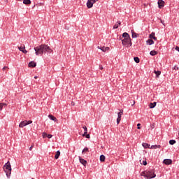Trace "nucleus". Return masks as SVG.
Segmentation results:
<instances>
[{
	"label": "nucleus",
	"mask_w": 179,
	"mask_h": 179,
	"mask_svg": "<svg viewBox=\"0 0 179 179\" xmlns=\"http://www.w3.org/2000/svg\"><path fill=\"white\" fill-rule=\"evenodd\" d=\"M169 143H170V145H174V143H176V141L175 140H171L169 141Z\"/></svg>",
	"instance_id": "2f4dec72"
},
{
	"label": "nucleus",
	"mask_w": 179,
	"mask_h": 179,
	"mask_svg": "<svg viewBox=\"0 0 179 179\" xmlns=\"http://www.w3.org/2000/svg\"><path fill=\"white\" fill-rule=\"evenodd\" d=\"M147 43L149 44V45H152V44H155V41H153L152 39H148L147 41Z\"/></svg>",
	"instance_id": "4be33fe9"
},
{
	"label": "nucleus",
	"mask_w": 179,
	"mask_h": 179,
	"mask_svg": "<svg viewBox=\"0 0 179 179\" xmlns=\"http://www.w3.org/2000/svg\"><path fill=\"white\" fill-rule=\"evenodd\" d=\"M160 22L163 24V26H166V24H164V21H163V20H160Z\"/></svg>",
	"instance_id": "4c0bfd02"
},
{
	"label": "nucleus",
	"mask_w": 179,
	"mask_h": 179,
	"mask_svg": "<svg viewBox=\"0 0 179 179\" xmlns=\"http://www.w3.org/2000/svg\"><path fill=\"white\" fill-rule=\"evenodd\" d=\"M48 117L50 118V120H52V121H55V122H57V121H58V120H57V117H54V115H49Z\"/></svg>",
	"instance_id": "4468645a"
},
{
	"label": "nucleus",
	"mask_w": 179,
	"mask_h": 179,
	"mask_svg": "<svg viewBox=\"0 0 179 179\" xmlns=\"http://www.w3.org/2000/svg\"><path fill=\"white\" fill-rule=\"evenodd\" d=\"M79 160H80V163H81V164H83L85 167H86V164H87V161L83 159V158L80 157H79Z\"/></svg>",
	"instance_id": "9d476101"
},
{
	"label": "nucleus",
	"mask_w": 179,
	"mask_h": 179,
	"mask_svg": "<svg viewBox=\"0 0 179 179\" xmlns=\"http://www.w3.org/2000/svg\"><path fill=\"white\" fill-rule=\"evenodd\" d=\"M29 124H33V121L24 120L20 123L19 127H20V128H24V127H26L27 125H29Z\"/></svg>",
	"instance_id": "39448f33"
},
{
	"label": "nucleus",
	"mask_w": 179,
	"mask_h": 179,
	"mask_svg": "<svg viewBox=\"0 0 179 179\" xmlns=\"http://www.w3.org/2000/svg\"><path fill=\"white\" fill-rule=\"evenodd\" d=\"M131 37L132 38H136L138 37V34L135 33L134 30H131Z\"/></svg>",
	"instance_id": "dca6fc26"
},
{
	"label": "nucleus",
	"mask_w": 179,
	"mask_h": 179,
	"mask_svg": "<svg viewBox=\"0 0 179 179\" xmlns=\"http://www.w3.org/2000/svg\"><path fill=\"white\" fill-rule=\"evenodd\" d=\"M34 51L36 55H43V54L49 52V54H51L52 52V49L48 46V45L42 44L38 46H36L34 48Z\"/></svg>",
	"instance_id": "f257e3e1"
},
{
	"label": "nucleus",
	"mask_w": 179,
	"mask_h": 179,
	"mask_svg": "<svg viewBox=\"0 0 179 179\" xmlns=\"http://www.w3.org/2000/svg\"><path fill=\"white\" fill-rule=\"evenodd\" d=\"M99 69H100L101 71H103V69H104V68L103 67V66H99Z\"/></svg>",
	"instance_id": "79ce46f5"
},
{
	"label": "nucleus",
	"mask_w": 179,
	"mask_h": 179,
	"mask_svg": "<svg viewBox=\"0 0 179 179\" xmlns=\"http://www.w3.org/2000/svg\"><path fill=\"white\" fill-rule=\"evenodd\" d=\"M92 1H94V2L96 3V2H97V1L99 0H92Z\"/></svg>",
	"instance_id": "a18cd8bd"
},
{
	"label": "nucleus",
	"mask_w": 179,
	"mask_h": 179,
	"mask_svg": "<svg viewBox=\"0 0 179 179\" xmlns=\"http://www.w3.org/2000/svg\"><path fill=\"white\" fill-rule=\"evenodd\" d=\"M154 73H155V75H156V78H159V76H160V75H162V71H156V70H155V71H154Z\"/></svg>",
	"instance_id": "f3484780"
},
{
	"label": "nucleus",
	"mask_w": 179,
	"mask_h": 179,
	"mask_svg": "<svg viewBox=\"0 0 179 179\" xmlns=\"http://www.w3.org/2000/svg\"><path fill=\"white\" fill-rule=\"evenodd\" d=\"M123 39H127L131 38V36H129V34L127 32H124L122 34V36H119V39L122 40Z\"/></svg>",
	"instance_id": "423d86ee"
},
{
	"label": "nucleus",
	"mask_w": 179,
	"mask_h": 179,
	"mask_svg": "<svg viewBox=\"0 0 179 179\" xmlns=\"http://www.w3.org/2000/svg\"><path fill=\"white\" fill-rule=\"evenodd\" d=\"M142 146H143V148L145 149H150V144L146 143H142Z\"/></svg>",
	"instance_id": "2eb2a0df"
},
{
	"label": "nucleus",
	"mask_w": 179,
	"mask_h": 179,
	"mask_svg": "<svg viewBox=\"0 0 179 179\" xmlns=\"http://www.w3.org/2000/svg\"><path fill=\"white\" fill-rule=\"evenodd\" d=\"M18 1H22V0H18Z\"/></svg>",
	"instance_id": "8fccbe9b"
},
{
	"label": "nucleus",
	"mask_w": 179,
	"mask_h": 179,
	"mask_svg": "<svg viewBox=\"0 0 179 179\" xmlns=\"http://www.w3.org/2000/svg\"><path fill=\"white\" fill-rule=\"evenodd\" d=\"M156 107V102L150 103V108H155Z\"/></svg>",
	"instance_id": "393cba45"
},
{
	"label": "nucleus",
	"mask_w": 179,
	"mask_h": 179,
	"mask_svg": "<svg viewBox=\"0 0 179 179\" xmlns=\"http://www.w3.org/2000/svg\"><path fill=\"white\" fill-rule=\"evenodd\" d=\"M83 128L84 129V134H83V136H86V134H87V127L84 126Z\"/></svg>",
	"instance_id": "a211bd4d"
},
{
	"label": "nucleus",
	"mask_w": 179,
	"mask_h": 179,
	"mask_svg": "<svg viewBox=\"0 0 179 179\" xmlns=\"http://www.w3.org/2000/svg\"><path fill=\"white\" fill-rule=\"evenodd\" d=\"M141 176L142 177H145V178H147V179H152L156 177V174L155 173V170L153 169L144 171L141 173Z\"/></svg>",
	"instance_id": "f03ea898"
},
{
	"label": "nucleus",
	"mask_w": 179,
	"mask_h": 179,
	"mask_svg": "<svg viewBox=\"0 0 179 179\" xmlns=\"http://www.w3.org/2000/svg\"><path fill=\"white\" fill-rule=\"evenodd\" d=\"M120 121H121V118L120 117H117V124H120Z\"/></svg>",
	"instance_id": "72a5a7b5"
},
{
	"label": "nucleus",
	"mask_w": 179,
	"mask_h": 179,
	"mask_svg": "<svg viewBox=\"0 0 179 179\" xmlns=\"http://www.w3.org/2000/svg\"><path fill=\"white\" fill-rule=\"evenodd\" d=\"M3 106H6V103H0V111L3 108Z\"/></svg>",
	"instance_id": "c85d7f7f"
},
{
	"label": "nucleus",
	"mask_w": 179,
	"mask_h": 179,
	"mask_svg": "<svg viewBox=\"0 0 179 179\" xmlns=\"http://www.w3.org/2000/svg\"><path fill=\"white\" fill-rule=\"evenodd\" d=\"M37 78H38V77H37V76H35V77H34V79H37Z\"/></svg>",
	"instance_id": "49530a36"
},
{
	"label": "nucleus",
	"mask_w": 179,
	"mask_h": 179,
	"mask_svg": "<svg viewBox=\"0 0 179 179\" xmlns=\"http://www.w3.org/2000/svg\"><path fill=\"white\" fill-rule=\"evenodd\" d=\"M3 170L8 178L10 177L12 173V166H10V162L9 161L5 164L3 166Z\"/></svg>",
	"instance_id": "7ed1b4c3"
},
{
	"label": "nucleus",
	"mask_w": 179,
	"mask_h": 179,
	"mask_svg": "<svg viewBox=\"0 0 179 179\" xmlns=\"http://www.w3.org/2000/svg\"><path fill=\"white\" fill-rule=\"evenodd\" d=\"M163 163L164 164H166V166H169V165L171 164V163H173V161L169 159H166L163 161Z\"/></svg>",
	"instance_id": "1a4fd4ad"
},
{
	"label": "nucleus",
	"mask_w": 179,
	"mask_h": 179,
	"mask_svg": "<svg viewBox=\"0 0 179 179\" xmlns=\"http://www.w3.org/2000/svg\"><path fill=\"white\" fill-rule=\"evenodd\" d=\"M37 66V63L34 62H31L29 63L28 66L29 68H36V66Z\"/></svg>",
	"instance_id": "ddd939ff"
},
{
	"label": "nucleus",
	"mask_w": 179,
	"mask_h": 179,
	"mask_svg": "<svg viewBox=\"0 0 179 179\" xmlns=\"http://www.w3.org/2000/svg\"><path fill=\"white\" fill-rule=\"evenodd\" d=\"M121 24V22L118 21L113 27V29H118L119 26Z\"/></svg>",
	"instance_id": "5701e85b"
},
{
	"label": "nucleus",
	"mask_w": 179,
	"mask_h": 179,
	"mask_svg": "<svg viewBox=\"0 0 179 179\" xmlns=\"http://www.w3.org/2000/svg\"><path fill=\"white\" fill-rule=\"evenodd\" d=\"M122 114H124V110L117 113V118H121Z\"/></svg>",
	"instance_id": "a878e982"
},
{
	"label": "nucleus",
	"mask_w": 179,
	"mask_h": 179,
	"mask_svg": "<svg viewBox=\"0 0 179 179\" xmlns=\"http://www.w3.org/2000/svg\"><path fill=\"white\" fill-rule=\"evenodd\" d=\"M174 69H175L176 71H178L179 68L175 66H174Z\"/></svg>",
	"instance_id": "a19ab883"
},
{
	"label": "nucleus",
	"mask_w": 179,
	"mask_h": 179,
	"mask_svg": "<svg viewBox=\"0 0 179 179\" xmlns=\"http://www.w3.org/2000/svg\"><path fill=\"white\" fill-rule=\"evenodd\" d=\"M48 134L47 133H45V132H43V134H42V136H43V138H48Z\"/></svg>",
	"instance_id": "c756f323"
},
{
	"label": "nucleus",
	"mask_w": 179,
	"mask_h": 179,
	"mask_svg": "<svg viewBox=\"0 0 179 179\" xmlns=\"http://www.w3.org/2000/svg\"><path fill=\"white\" fill-rule=\"evenodd\" d=\"M59 156H61V152H59V150H58L56 152V155L55 156V159H59Z\"/></svg>",
	"instance_id": "6ab92c4d"
},
{
	"label": "nucleus",
	"mask_w": 179,
	"mask_h": 179,
	"mask_svg": "<svg viewBox=\"0 0 179 179\" xmlns=\"http://www.w3.org/2000/svg\"><path fill=\"white\" fill-rule=\"evenodd\" d=\"M160 149L161 146L160 145H152L150 147V149Z\"/></svg>",
	"instance_id": "aec40b11"
},
{
	"label": "nucleus",
	"mask_w": 179,
	"mask_h": 179,
	"mask_svg": "<svg viewBox=\"0 0 179 179\" xmlns=\"http://www.w3.org/2000/svg\"><path fill=\"white\" fill-rule=\"evenodd\" d=\"M48 139H51V138H52V135L48 134Z\"/></svg>",
	"instance_id": "f704fd0d"
},
{
	"label": "nucleus",
	"mask_w": 179,
	"mask_h": 179,
	"mask_svg": "<svg viewBox=\"0 0 179 179\" xmlns=\"http://www.w3.org/2000/svg\"><path fill=\"white\" fill-rule=\"evenodd\" d=\"M135 104V101H134V103L132 104V106H134Z\"/></svg>",
	"instance_id": "de8ad7c7"
},
{
	"label": "nucleus",
	"mask_w": 179,
	"mask_h": 179,
	"mask_svg": "<svg viewBox=\"0 0 179 179\" xmlns=\"http://www.w3.org/2000/svg\"><path fill=\"white\" fill-rule=\"evenodd\" d=\"M23 3H24V5H30V3H31V1H30V0H24Z\"/></svg>",
	"instance_id": "412c9836"
},
{
	"label": "nucleus",
	"mask_w": 179,
	"mask_h": 179,
	"mask_svg": "<svg viewBox=\"0 0 179 179\" xmlns=\"http://www.w3.org/2000/svg\"><path fill=\"white\" fill-rule=\"evenodd\" d=\"M152 39L156 41L157 40V38H156L155 36H154V37L152 38Z\"/></svg>",
	"instance_id": "c03bdc74"
},
{
	"label": "nucleus",
	"mask_w": 179,
	"mask_h": 179,
	"mask_svg": "<svg viewBox=\"0 0 179 179\" xmlns=\"http://www.w3.org/2000/svg\"><path fill=\"white\" fill-rule=\"evenodd\" d=\"M158 6L159 9H162L164 6V1L163 0H159L158 1Z\"/></svg>",
	"instance_id": "9b49d317"
},
{
	"label": "nucleus",
	"mask_w": 179,
	"mask_h": 179,
	"mask_svg": "<svg viewBox=\"0 0 179 179\" xmlns=\"http://www.w3.org/2000/svg\"><path fill=\"white\" fill-rule=\"evenodd\" d=\"M85 136L87 139H89L90 138V134H87Z\"/></svg>",
	"instance_id": "ea45409f"
},
{
	"label": "nucleus",
	"mask_w": 179,
	"mask_h": 179,
	"mask_svg": "<svg viewBox=\"0 0 179 179\" xmlns=\"http://www.w3.org/2000/svg\"><path fill=\"white\" fill-rule=\"evenodd\" d=\"M85 152H89V148H85L83 150L82 153H85Z\"/></svg>",
	"instance_id": "7c9ffc66"
},
{
	"label": "nucleus",
	"mask_w": 179,
	"mask_h": 179,
	"mask_svg": "<svg viewBox=\"0 0 179 179\" xmlns=\"http://www.w3.org/2000/svg\"><path fill=\"white\" fill-rule=\"evenodd\" d=\"M122 45H124V47H127V48L132 46V40L131 38H129L127 39H122Z\"/></svg>",
	"instance_id": "20e7f679"
},
{
	"label": "nucleus",
	"mask_w": 179,
	"mask_h": 179,
	"mask_svg": "<svg viewBox=\"0 0 179 179\" xmlns=\"http://www.w3.org/2000/svg\"><path fill=\"white\" fill-rule=\"evenodd\" d=\"M150 55H152V57L155 55H157V52L155 50H152L150 52Z\"/></svg>",
	"instance_id": "b1692460"
},
{
	"label": "nucleus",
	"mask_w": 179,
	"mask_h": 179,
	"mask_svg": "<svg viewBox=\"0 0 179 179\" xmlns=\"http://www.w3.org/2000/svg\"><path fill=\"white\" fill-rule=\"evenodd\" d=\"M140 163H141V164H142V160H140Z\"/></svg>",
	"instance_id": "09e8293b"
},
{
	"label": "nucleus",
	"mask_w": 179,
	"mask_h": 179,
	"mask_svg": "<svg viewBox=\"0 0 179 179\" xmlns=\"http://www.w3.org/2000/svg\"><path fill=\"white\" fill-rule=\"evenodd\" d=\"M97 48L103 51V52H106V51H108V50H110V48L106 46H98Z\"/></svg>",
	"instance_id": "6e6552de"
},
{
	"label": "nucleus",
	"mask_w": 179,
	"mask_h": 179,
	"mask_svg": "<svg viewBox=\"0 0 179 179\" xmlns=\"http://www.w3.org/2000/svg\"><path fill=\"white\" fill-rule=\"evenodd\" d=\"M155 37V33L152 32L150 34V38H153Z\"/></svg>",
	"instance_id": "473e14b6"
},
{
	"label": "nucleus",
	"mask_w": 179,
	"mask_h": 179,
	"mask_svg": "<svg viewBox=\"0 0 179 179\" xmlns=\"http://www.w3.org/2000/svg\"><path fill=\"white\" fill-rule=\"evenodd\" d=\"M137 129H141V124L140 123H138V124H137Z\"/></svg>",
	"instance_id": "c9c22d12"
},
{
	"label": "nucleus",
	"mask_w": 179,
	"mask_h": 179,
	"mask_svg": "<svg viewBox=\"0 0 179 179\" xmlns=\"http://www.w3.org/2000/svg\"><path fill=\"white\" fill-rule=\"evenodd\" d=\"M134 61L136 64H139L140 60H139V58L138 57H134Z\"/></svg>",
	"instance_id": "cd10ccee"
},
{
	"label": "nucleus",
	"mask_w": 179,
	"mask_h": 179,
	"mask_svg": "<svg viewBox=\"0 0 179 179\" xmlns=\"http://www.w3.org/2000/svg\"><path fill=\"white\" fill-rule=\"evenodd\" d=\"M6 69H9V68H8V66H4V67L3 68V71H5Z\"/></svg>",
	"instance_id": "58836bf2"
},
{
	"label": "nucleus",
	"mask_w": 179,
	"mask_h": 179,
	"mask_svg": "<svg viewBox=\"0 0 179 179\" xmlns=\"http://www.w3.org/2000/svg\"><path fill=\"white\" fill-rule=\"evenodd\" d=\"M24 48V45L18 47V50H20V51H22V52H23L24 54H27V50H26V49Z\"/></svg>",
	"instance_id": "f8f14e48"
},
{
	"label": "nucleus",
	"mask_w": 179,
	"mask_h": 179,
	"mask_svg": "<svg viewBox=\"0 0 179 179\" xmlns=\"http://www.w3.org/2000/svg\"><path fill=\"white\" fill-rule=\"evenodd\" d=\"M143 166H146L148 164V162L146 161H143Z\"/></svg>",
	"instance_id": "e433bc0d"
},
{
	"label": "nucleus",
	"mask_w": 179,
	"mask_h": 179,
	"mask_svg": "<svg viewBox=\"0 0 179 179\" xmlns=\"http://www.w3.org/2000/svg\"><path fill=\"white\" fill-rule=\"evenodd\" d=\"M33 147H34V145H31V146L29 148V150H33Z\"/></svg>",
	"instance_id": "37998d69"
},
{
	"label": "nucleus",
	"mask_w": 179,
	"mask_h": 179,
	"mask_svg": "<svg viewBox=\"0 0 179 179\" xmlns=\"http://www.w3.org/2000/svg\"><path fill=\"white\" fill-rule=\"evenodd\" d=\"M106 161V156L104 155H101L100 156V162H105Z\"/></svg>",
	"instance_id": "bb28decb"
},
{
	"label": "nucleus",
	"mask_w": 179,
	"mask_h": 179,
	"mask_svg": "<svg viewBox=\"0 0 179 179\" xmlns=\"http://www.w3.org/2000/svg\"><path fill=\"white\" fill-rule=\"evenodd\" d=\"M95 3L93 0H88L87 2V7L90 9V8H93V4Z\"/></svg>",
	"instance_id": "0eeeda50"
}]
</instances>
